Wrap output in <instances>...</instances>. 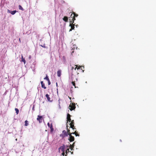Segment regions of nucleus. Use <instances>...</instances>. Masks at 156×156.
<instances>
[{"mask_svg":"<svg viewBox=\"0 0 156 156\" xmlns=\"http://www.w3.org/2000/svg\"><path fill=\"white\" fill-rule=\"evenodd\" d=\"M41 46L42 47H44V48H46V47L45 46V45L44 44V45H41Z\"/></svg>","mask_w":156,"mask_h":156,"instance_id":"28","label":"nucleus"},{"mask_svg":"<svg viewBox=\"0 0 156 156\" xmlns=\"http://www.w3.org/2000/svg\"><path fill=\"white\" fill-rule=\"evenodd\" d=\"M59 108H60V105H59Z\"/></svg>","mask_w":156,"mask_h":156,"instance_id":"39","label":"nucleus"},{"mask_svg":"<svg viewBox=\"0 0 156 156\" xmlns=\"http://www.w3.org/2000/svg\"><path fill=\"white\" fill-rule=\"evenodd\" d=\"M16 12V10H14V11H11V13L12 15H14Z\"/></svg>","mask_w":156,"mask_h":156,"instance_id":"17","label":"nucleus"},{"mask_svg":"<svg viewBox=\"0 0 156 156\" xmlns=\"http://www.w3.org/2000/svg\"><path fill=\"white\" fill-rule=\"evenodd\" d=\"M63 20L65 22H67L68 21V18L67 16H64L63 18Z\"/></svg>","mask_w":156,"mask_h":156,"instance_id":"13","label":"nucleus"},{"mask_svg":"<svg viewBox=\"0 0 156 156\" xmlns=\"http://www.w3.org/2000/svg\"><path fill=\"white\" fill-rule=\"evenodd\" d=\"M70 127L73 129V127H74V120H72L71 122L70 123Z\"/></svg>","mask_w":156,"mask_h":156,"instance_id":"7","label":"nucleus"},{"mask_svg":"<svg viewBox=\"0 0 156 156\" xmlns=\"http://www.w3.org/2000/svg\"><path fill=\"white\" fill-rule=\"evenodd\" d=\"M69 152V149L68 148L67 149V150L66 151V154H67Z\"/></svg>","mask_w":156,"mask_h":156,"instance_id":"21","label":"nucleus"},{"mask_svg":"<svg viewBox=\"0 0 156 156\" xmlns=\"http://www.w3.org/2000/svg\"><path fill=\"white\" fill-rule=\"evenodd\" d=\"M75 135L76 136H79V135L78 134H75Z\"/></svg>","mask_w":156,"mask_h":156,"instance_id":"33","label":"nucleus"},{"mask_svg":"<svg viewBox=\"0 0 156 156\" xmlns=\"http://www.w3.org/2000/svg\"><path fill=\"white\" fill-rule=\"evenodd\" d=\"M19 40L20 41V38L19 39Z\"/></svg>","mask_w":156,"mask_h":156,"instance_id":"40","label":"nucleus"},{"mask_svg":"<svg viewBox=\"0 0 156 156\" xmlns=\"http://www.w3.org/2000/svg\"><path fill=\"white\" fill-rule=\"evenodd\" d=\"M48 85H50L51 84V82L49 80H48Z\"/></svg>","mask_w":156,"mask_h":156,"instance_id":"26","label":"nucleus"},{"mask_svg":"<svg viewBox=\"0 0 156 156\" xmlns=\"http://www.w3.org/2000/svg\"><path fill=\"white\" fill-rule=\"evenodd\" d=\"M73 68H73V67H72V70H73Z\"/></svg>","mask_w":156,"mask_h":156,"instance_id":"35","label":"nucleus"},{"mask_svg":"<svg viewBox=\"0 0 156 156\" xmlns=\"http://www.w3.org/2000/svg\"><path fill=\"white\" fill-rule=\"evenodd\" d=\"M21 61L23 62H24V64H25L26 63V61L25 60V59L23 58V56L22 55H21Z\"/></svg>","mask_w":156,"mask_h":156,"instance_id":"11","label":"nucleus"},{"mask_svg":"<svg viewBox=\"0 0 156 156\" xmlns=\"http://www.w3.org/2000/svg\"><path fill=\"white\" fill-rule=\"evenodd\" d=\"M75 66H76V67H75V68L74 69L75 70H76V68L77 67H78V68H77V69H80V68H79V67H78V66H77V65H76H76H75Z\"/></svg>","mask_w":156,"mask_h":156,"instance_id":"23","label":"nucleus"},{"mask_svg":"<svg viewBox=\"0 0 156 156\" xmlns=\"http://www.w3.org/2000/svg\"><path fill=\"white\" fill-rule=\"evenodd\" d=\"M25 126H27L28 125V122L27 120H26L25 121Z\"/></svg>","mask_w":156,"mask_h":156,"instance_id":"16","label":"nucleus"},{"mask_svg":"<svg viewBox=\"0 0 156 156\" xmlns=\"http://www.w3.org/2000/svg\"><path fill=\"white\" fill-rule=\"evenodd\" d=\"M46 97L47 98V100H48V101L51 102L52 101V100H50V98L49 97V95L48 94H46Z\"/></svg>","mask_w":156,"mask_h":156,"instance_id":"8","label":"nucleus"},{"mask_svg":"<svg viewBox=\"0 0 156 156\" xmlns=\"http://www.w3.org/2000/svg\"><path fill=\"white\" fill-rule=\"evenodd\" d=\"M44 80H47V81L48 80H49V79L48 76L47 75H46V76L45 78H44Z\"/></svg>","mask_w":156,"mask_h":156,"instance_id":"19","label":"nucleus"},{"mask_svg":"<svg viewBox=\"0 0 156 156\" xmlns=\"http://www.w3.org/2000/svg\"><path fill=\"white\" fill-rule=\"evenodd\" d=\"M70 147L71 148V150L72 151L73 150V147H72V145L71 144L70 145Z\"/></svg>","mask_w":156,"mask_h":156,"instance_id":"22","label":"nucleus"},{"mask_svg":"<svg viewBox=\"0 0 156 156\" xmlns=\"http://www.w3.org/2000/svg\"><path fill=\"white\" fill-rule=\"evenodd\" d=\"M62 154L63 156H64L65 155V151H64V152H62Z\"/></svg>","mask_w":156,"mask_h":156,"instance_id":"27","label":"nucleus"},{"mask_svg":"<svg viewBox=\"0 0 156 156\" xmlns=\"http://www.w3.org/2000/svg\"><path fill=\"white\" fill-rule=\"evenodd\" d=\"M70 115L69 114H67V121L68 122H71V119H70Z\"/></svg>","mask_w":156,"mask_h":156,"instance_id":"3","label":"nucleus"},{"mask_svg":"<svg viewBox=\"0 0 156 156\" xmlns=\"http://www.w3.org/2000/svg\"><path fill=\"white\" fill-rule=\"evenodd\" d=\"M74 143L72 145V147H74Z\"/></svg>","mask_w":156,"mask_h":156,"instance_id":"31","label":"nucleus"},{"mask_svg":"<svg viewBox=\"0 0 156 156\" xmlns=\"http://www.w3.org/2000/svg\"><path fill=\"white\" fill-rule=\"evenodd\" d=\"M48 126L50 128L51 132H53L54 130V129L53 128L52 124L51 123L50 124L48 122Z\"/></svg>","mask_w":156,"mask_h":156,"instance_id":"2","label":"nucleus"},{"mask_svg":"<svg viewBox=\"0 0 156 156\" xmlns=\"http://www.w3.org/2000/svg\"><path fill=\"white\" fill-rule=\"evenodd\" d=\"M70 26H71V28H73V26L74 27V25H73V26L71 25V24H70Z\"/></svg>","mask_w":156,"mask_h":156,"instance_id":"30","label":"nucleus"},{"mask_svg":"<svg viewBox=\"0 0 156 156\" xmlns=\"http://www.w3.org/2000/svg\"><path fill=\"white\" fill-rule=\"evenodd\" d=\"M62 133L63 134L60 135L61 136H62V137L64 138L66 136H68V132H67L65 130H64L62 131Z\"/></svg>","mask_w":156,"mask_h":156,"instance_id":"1","label":"nucleus"},{"mask_svg":"<svg viewBox=\"0 0 156 156\" xmlns=\"http://www.w3.org/2000/svg\"><path fill=\"white\" fill-rule=\"evenodd\" d=\"M61 71L60 70H58V71H57V75H58V77H60L61 76Z\"/></svg>","mask_w":156,"mask_h":156,"instance_id":"12","label":"nucleus"},{"mask_svg":"<svg viewBox=\"0 0 156 156\" xmlns=\"http://www.w3.org/2000/svg\"><path fill=\"white\" fill-rule=\"evenodd\" d=\"M74 26H73V28H71L70 29V30H69V31H71L72 30H73V29H74Z\"/></svg>","mask_w":156,"mask_h":156,"instance_id":"24","label":"nucleus"},{"mask_svg":"<svg viewBox=\"0 0 156 156\" xmlns=\"http://www.w3.org/2000/svg\"><path fill=\"white\" fill-rule=\"evenodd\" d=\"M65 146L64 145H63L62 146H61L59 148V150H61L62 151L64 152V148Z\"/></svg>","mask_w":156,"mask_h":156,"instance_id":"6","label":"nucleus"},{"mask_svg":"<svg viewBox=\"0 0 156 156\" xmlns=\"http://www.w3.org/2000/svg\"><path fill=\"white\" fill-rule=\"evenodd\" d=\"M19 8L21 10L23 11L24 10V9H23V8L20 5H19Z\"/></svg>","mask_w":156,"mask_h":156,"instance_id":"18","label":"nucleus"},{"mask_svg":"<svg viewBox=\"0 0 156 156\" xmlns=\"http://www.w3.org/2000/svg\"><path fill=\"white\" fill-rule=\"evenodd\" d=\"M41 87L42 88H44V89L46 88V87H45L44 83H43V81H41Z\"/></svg>","mask_w":156,"mask_h":156,"instance_id":"9","label":"nucleus"},{"mask_svg":"<svg viewBox=\"0 0 156 156\" xmlns=\"http://www.w3.org/2000/svg\"><path fill=\"white\" fill-rule=\"evenodd\" d=\"M15 109L16 111V114L17 115L19 113V109L17 108H15Z\"/></svg>","mask_w":156,"mask_h":156,"instance_id":"15","label":"nucleus"},{"mask_svg":"<svg viewBox=\"0 0 156 156\" xmlns=\"http://www.w3.org/2000/svg\"><path fill=\"white\" fill-rule=\"evenodd\" d=\"M69 131H70L69 130H68V135H69V138H70V137H72L73 136L71 135V134Z\"/></svg>","mask_w":156,"mask_h":156,"instance_id":"14","label":"nucleus"},{"mask_svg":"<svg viewBox=\"0 0 156 156\" xmlns=\"http://www.w3.org/2000/svg\"><path fill=\"white\" fill-rule=\"evenodd\" d=\"M56 86H58V84H57V83H56Z\"/></svg>","mask_w":156,"mask_h":156,"instance_id":"38","label":"nucleus"},{"mask_svg":"<svg viewBox=\"0 0 156 156\" xmlns=\"http://www.w3.org/2000/svg\"><path fill=\"white\" fill-rule=\"evenodd\" d=\"M42 117L41 116L38 115L37 118V120L40 123L42 122Z\"/></svg>","mask_w":156,"mask_h":156,"instance_id":"4","label":"nucleus"},{"mask_svg":"<svg viewBox=\"0 0 156 156\" xmlns=\"http://www.w3.org/2000/svg\"><path fill=\"white\" fill-rule=\"evenodd\" d=\"M75 16L77 17L78 16V15H76V14H75Z\"/></svg>","mask_w":156,"mask_h":156,"instance_id":"34","label":"nucleus"},{"mask_svg":"<svg viewBox=\"0 0 156 156\" xmlns=\"http://www.w3.org/2000/svg\"><path fill=\"white\" fill-rule=\"evenodd\" d=\"M7 12H8V13H11V11H10V10H9V9H8V10H7Z\"/></svg>","mask_w":156,"mask_h":156,"instance_id":"29","label":"nucleus"},{"mask_svg":"<svg viewBox=\"0 0 156 156\" xmlns=\"http://www.w3.org/2000/svg\"><path fill=\"white\" fill-rule=\"evenodd\" d=\"M120 141H122L121 140H120Z\"/></svg>","mask_w":156,"mask_h":156,"instance_id":"41","label":"nucleus"},{"mask_svg":"<svg viewBox=\"0 0 156 156\" xmlns=\"http://www.w3.org/2000/svg\"><path fill=\"white\" fill-rule=\"evenodd\" d=\"M68 140H69L70 142H72L74 141V138L73 136H72L71 137L69 138Z\"/></svg>","mask_w":156,"mask_h":156,"instance_id":"10","label":"nucleus"},{"mask_svg":"<svg viewBox=\"0 0 156 156\" xmlns=\"http://www.w3.org/2000/svg\"><path fill=\"white\" fill-rule=\"evenodd\" d=\"M31 58V55H30L29 57V59H30Z\"/></svg>","mask_w":156,"mask_h":156,"instance_id":"32","label":"nucleus"},{"mask_svg":"<svg viewBox=\"0 0 156 156\" xmlns=\"http://www.w3.org/2000/svg\"><path fill=\"white\" fill-rule=\"evenodd\" d=\"M71 134H75V133H71Z\"/></svg>","mask_w":156,"mask_h":156,"instance_id":"37","label":"nucleus"},{"mask_svg":"<svg viewBox=\"0 0 156 156\" xmlns=\"http://www.w3.org/2000/svg\"><path fill=\"white\" fill-rule=\"evenodd\" d=\"M71 83L73 85V86H74L76 88V87L75 86V82H73V81H72Z\"/></svg>","mask_w":156,"mask_h":156,"instance_id":"20","label":"nucleus"},{"mask_svg":"<svg viewBox=\"0 0 156 156\" xmlns=\"http://www.w3.org/2000/svg\"><path fill=\"white\" fill-rule=\"evenodd\" d=\"M75 108L76 107L74 105L73 106L72 105H70L69 106V109L71 111L74 110L75 109Z\"/></svg>","mask_w":156,"mask_h":156,"instance_id":"5","label":"nucleus"},{"mask_svg":"<svg viewBox=\"0 0 156 156\" xmlns=\"http://www.w3.org/2000/svg\"><path fill=\"white\" fill-rule=\"evenodd\" d=\"M63 59L64 62H65L66 61L65 57L64 56H63Z\"/></svg>","mask_w":156,"mask_h":156,"instance_id":"25","label":"nucleus"},{"mask_svg":"<svg viewBox=\"0 0 156 156\" xmlns=\"http://www.w3.org/2000/svg\"><path fill=\"white\" fill-rule=\"evenodd\" d=\"M69 99H70V100H71V98H70L69 97Z\"/></svg>","mask_w":156,"mask_h":156,"instance_id":"36","label":"nucleus"}]
</instances>
